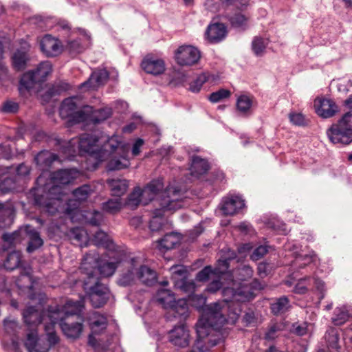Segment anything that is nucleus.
<instances>
[{
    "instance_id": "17",
    "label": "nucleus",
    "mask_w": 352,
    "mask_h": 352,
    "mask_svg": "<svg viewBox=\"0 0 352 352\" xmlns=\"http://www.w3.org/2000/svg\"><path fill=\"white\" fill-rule=\"evenodd\" d=\"M175 60L182 66H191L200 58V52L192 45H182L175 52Z\"/></svg>"
},
{
    "instance_id": "45",
    "label": "nucleus",
    "mask_w": 352,
    "mask_h": 352,
    "mask_svg": "<svg viewBox=\"0 0 352 352\" xmlns=\"http://www.w3.org/2000/svg\"><path fill=\"white\" fill-rule=\"evenodd\" d=\"M28 60V55L25 52L17 50L12 56L13 66L18 71L23 70L25 68Z\"/></svg>"
},
{
    "instance_id": "52",
    "label": "nucleus",
    "mask_w": 352,
    "mask_h": 352,
    "mask_svg": "<svg viewBox=\"0 0 352 352\" xmlns=\"http://www.w3.org/2000/svg\"><path fill=\"white\" fill-rule=\"evenodd\" d=\"M295 254V261H294V265H299L300 267H305L306 265L314 261L316 259V254L311 253L310 254H305L304 256L297 254Z\"/></svg>"
},
{
    "instance_id": "5",
    "label": "nucleus",
    "mask_w": 352,
    "mask_h": 352,
    "mask_svg": "<svg viewBox=\"0 0 352 352\" xmlns=\"http://www.w3.org/2000/svg\"><path fill=\"white\" fill-rule=\"evenodd\" d=\"M155 202L161 208L153 210L149 227L152 231H158L163 224L164 210H175L182 207L181 190L175 186H168Z\"/></svg>"
},
{
    "instance_id": "18",
    "label": "nucleus",
    "mask_w": 352,
    "mask_h": 352,
    "mask_svg": "<svg viewBox=\"0 0 352 352\" xmlns=\"http://www.w3.org/2000/svg\"><path fill=\"white\" fill-rule=\"evenodd\" d=\"M169 342L175 346L185 348L190 344V333L184 324L175 326L168 332Z\"/></svg>"
},
{
    "instance_id": "14",
    "label": "nucleus",
    "mask_w": 352,
    "mask_h": 352,
    "mask_svg": "<svg viewBox=\"0 0 352 352\" xmlns=\"http://www.w3.org/2000/svg\"><path fill=\"white\" fill-rule=\"evenodd\" d=\"M47 191H42V188L40 187L35 188L33 191L34 203L43 207L48 214L53 215L58 211V207L63 195L57 193L50 195V192Z\"/></svg>"
},
{
    "instance_id": "13",
    "label": "nucleus",
    "mask_w": 352,
    "mask_h": 352,
    "mask_svg": "<svg viewBox=\"0 0 352 352\" xmlns=\"http://www.w3.org/2000/svg\"><path fill=\"white\" fill-rule=\"evenodd\" d=\"M116 139L118 140L116 147L108 148L109 155L106 160L111 158L108 163V169L109 170L123 169L129 167L130 165L128 158L129 145L123 143L122 138L118 135H116Z\"/></svg>"
},
{
    "instance_id": "43",
    "label": "nucleus",
    "mask_w": 352,
    "mask_h": 352,
    "mask_svg": "<svg viewBox=\"0 0 352 352\" xmlns=\"http://www.w3.org/2000/svg\"><path fill=\"white\" fill-rule=\"evenodd\" d=\"M270 307L274 315L282 314L287 311L289 307V300L286 296H282L272 302Z\"/></svg>"
},
{
    "instance_id": "36",
    "label": "nucleus",
    "mask_w": 352,
    "mask_h": 352,
    "mask_svg": "<svg viewBox=\"0 0 352 352\" xmlns=\"http://www.w3.org/2000/svg\"><path fill=\"white\" fill-rule=\"evenodd\" d=\"M192 162L190 165V173L192 175L198 177L207 172L209 168L208 162L199 156H193L192 157Z\"/></svg>"
},
{
    "instance_id": "10",
    "label": "nucleus",
    "mask_w": 352,
    "mask_h": 352,
    "mask_svg": "<svg viewBox=\"0 0 352 352\" xmlns=\"http://www.w3.org/2000/svg\"><path fill=\"white\" fill-rule=\"evenodd\" d=\"M333 144H349L352 142V110L345 113L337 124L327 131Z\"/></svg>"
},
{
    "instance_id": "16",
    "label": "nucleus",
    "mask_w": 352,
    "mask_h": 352,
    "mask_svg": "<svg viewBox=\"0 0 352 352\" xmlns=\"http://www.w3.org/2000/svg\"><path fill=\"white\" fill-rule=\"evenodd\" d=\"M323 339L329 352H344V336L342 329L329 327Z\"/></svg>"
},
{
    "instance_id": "1",
    "label": "nucleus",
    "mask_w": 352,
    "mask_h": 352,
    "mask_svg": "<svg viewBox=\"0 0 352 352\" xmlns=\"http://www.w3.org/2000/svg\"><path fill=\"white\" fill-rule=\"evenodd\" d=\"M222 305L215 303L209 306L196 324L197 338L188 352H210V349L224 341L221 327L226 318L219 312Z\"/></svg>"
},
{
    "instance_id": "4",
    "label": "nucleus",
    "mask_w": 352,
    "mask_h": 352,
    "mask_svg": "<svg viewBox=\"0 0 352 352\" xmlns=\"http://www.w3.org/2000/svg\"><path fill=\"white\" fill-rule=\"evenodd\" d=\"M76 142L78 143L80 154H87L93 157L96 160V164L106 160L109 155V148H113L118 145L116 135L103 140L95 134L85 133Z\"/></svg>"
},
{
    "instance_id": "33",
    "label": "nucleus",
    "mask_w": 352,
    "mask_h": 352,
    "mask_svg": "<svg viewBox=\"0 0 352 352\" xmlns=\"http://www.w3.org/2000/svg\"><path fill=\"white\" fill-rule=\"evenodd\" d=\"M235 252L230 250H228L227 254L221 256L217 261V266L213 269L214 273L218 275V277H223L225 275L229 268V261L235 258Z\"/></svg>"
},
{
    "instance_id": "63",
    "label": "nucleus",
    "mask_w": 352,
    "mask_h": 352,
    "mask_svg": "<svg viewBox=\"0 0 352 352\" xmlns=\"http://www.w3.org/2000/svg\"><path fill=\"white\" fill-rule=\"evenodd\" d=\"M222 278L223 277H218L217 275L215 278L212 279V282L208 285L207 290L211 293H214L217 291H218L222 286V283L221 281Z\"/></svg>"
},
{
    "instance_id": "38",
    "label": "nucleus",
    "mask_w": 352,
    "mask_h": 352,
    "mask_svg": "<svg viewBox=\"0 0 352 352\" xmlns=\"http://www.w3.org/2000/svg\"><path fill=\"white\" fill-rule=\"evenodd\" d=\"M69 236L71 240L76 242V245L80 247L87 245L88 235L83 228L76 227L71 229Z\"/></svg>"
},
{
    "instance_id": "48",
    "label": "nucleus",
    "mask_w": 352,
    "mask_h": 352,
    "mask_svg": "<svg viewBox=\"0 0 352 352\" xmlns=\"http://www.w3.org/2000/svg\"><path fill=\"white\" fill-rule=\"evenodd\" d=\"M232 26L245 30L248 27V18L241 13H235L228 18Z\"/></svg>"
},
{
    "instance_id": "55",
    "label": "nucleus",
    "mask_w": 352,
    "mask_h": 352,
    "mask_svg": "<svg viewBox=\"0 0 352 352\" xmlns=\"http://www.w3.org/2000/svg\"><path fill=\"white\" fill-rule=\"evenodd\" d=\"M344 352H352V323L343 329Z\"/></svg>"
},
{
    "instance_id": "9",
    "label": "nucleus",
    "mask_w": 352,
    "mask_h": 352,
    "mask_svg": "<svg viewBox=\"0 0 352 352\" xmlns=\"http://www.w3.org/2000/svg\"><path fill=\"white\" fill-rule=\"evenodd\" d=\"M113 257V261H103L99 258L98 254L88 253L86 254L82 259L80 269L87 272H91L97 268V271L102 277H109L112 276L118 267V265L120 263L121 258L119 256Z\"/></svg>"
},
{
    "instance_id": "47",
    "label": "nucleus",
    "mask_w": 352,
    "mask_h": 352,
    "mask_svg": "<svg viewBox=\"0 0 352 352\" xmlns=\"http://www.w3.org/2000/svg\"><path fill=\"white\" fill-rule=\"evenodd\" d=\"M268 41L267 39L255 37L252 42V49L256 56H261L265 53Z\"/></svg>"
},
{
    "instance_id": "42",
    "label": "nucleus",
    "mask_w": 352,
    "mask_h": 352,
    "mask_svg": "<svg viewBox=\"0 0 352 352\" xmlns=\"http://www.w3.org/2000/svg\"><path fill=\"white\" fill-rule=\"evenodd\" d=\"M21 263V254L19 251H12L8 254L5 261L4 267L8 270H14L19 267Z\"/></svg>"
},
{
    "instance_id": "19",
    "label": "nucleus",
    "mask_w": 352,
    "mask_h": 352,
    "mask_svg": "<svg viewBox=\"0 0 352 352\" xmlns=\"http://www.w3.org/2000/svg\"><path fill=\"white\" fill-rule=\"evenodd\" d=\"M234 276L238 280L241 281L239 284H236L235 281L232 283L231 288H234L236 292H239L243 289H248L252 293V296L249 299L246 300L248 301L254 298V292L252 287L248 286L246 283H243L251 278L253 275V270L248 265H243L239 267L234 272ZM245 302V300L244 301Z\"/></svg>"
},
{
    "instance_id": "51",
    "label": "nucleus",
    "mask_w": 352,
    "mask_h": 352,
    "mask_svg": "<svg viewBox=\"0 0 352 352\" xmlns=\"http://www.w3.org/2000/svg\"><path fill=\"white\" fill-rule=\"evenodd\" d=\"M208 79L209 76L206 74L199 75L190 83L189 90L195 93L199 92L203 85L208 80Z\"/></svg>"
},
{
    "instance_id": "56",
    "label": "nucleus",
    "mask_w": 352,
    "mask_h": 352,
    "mask_svg": "<svg viewBox=\"0 0 352 352\" xmlns=\"http://www.w3.org/2000/svg\"><path fill=\"white\" fill-rule=\"evenodd\" d=\"M283 329L282 324L280 323L272 324L268 331L265 335V339L267 340H273L278 336V332Z\"/></svg>"
},
{
    "instance_id": "23",
    "label": "nucleus",
    "mask_w": 352,
    "mask_h": 352,
    "mask_svg": "<svg viewBox=\"0 0 352 352\" xmlns=\"http://www.w3.org/2000/svg\"><path fill=\"white\" fill-rule=\"evenodd\" d=\"M40 47L41 51L49 57L58 56L63 50L60 42L48 34L42 38Z\"/></svg>"
},
{
    "instance_id": "58",
    "label": "nucleus",
    "mask_w": 352,
    "mask_h": 352,
    "mask_svg": "<svg viewBox=\"0 0 352 352\" xmlns=\"http://www.w3.org/2000/svg\"><path fill=\"white\" fill-rule=\"evenodd\" d=\"M270 246L267 245H261L255 248L251 254V259L253 261H258L265 256Z\"/></svg>"
},
{
    "instance_id": "11",
    "label": "nucleus",
    "mask_w": 352,
    "mask_h": 352,
    "mask_svg": "<svg viewBox=\"0 0 352 352\" xmlns=\"http://www.w3.org/2000/svg\"><path fill=\"white\" fill-rule=\"evenodd\" d=\"M87 278L85 280L84 288L89 294L91 305L95 308L102 307L109 298L110 291L104 284L99 283L91 272H87Z\"/></svg>"
},
{
    "instance_id": "64",
    "label": "nucleus",
    "mask_w": 352,
    "mask_h": 352,
    "mask_svg": "<svg viewBox=\"0 0 352 352\" xmlns=\"http://www.w3.org/2000/svg\"><path fill=\"white\" fill-rule=\"evenodd\" d=\"M32 348L30 352H49L50 350L47 344L41 340H38Z\"/></svg>"
},
{
    "instance_id": "21",
    "label": "nucleus",
    "mask_w": 352,
    "mask_h": 352,
    "mask_svg": "<svg viewBox=\"0 0 352 352\" xmlns=\"http://www.w3.org/2000/svg\"><path fill=\"white\" fill-rule=\"evenodd\" d=\"M140 262L137 258L131 259L127 267L122 272L118 283L121 286H127L138 280V267Z\"/></svg>"
},
{
    "instance_id": "6",
    "label": "nucleus",
    "mask_w": 352,
    "mask_h": 352,
    "mask_svg": "<svg viewBox=\"0 0 352 352\" xmlns=\"http://www.w3.org/2000/svg\"><path fill=\"white\" fill-rule=\"evenodd\" d=\"M79 176V172L76 168L60 169L50 174V181L45 183L44 173L36 179V185L42 188V191L48 190L50 195L54 193L63 195L62 186L67 185Z\"/></svg>"
},
{
    "instance_id": "28",
    "label": "nucleus",
    "mask_w": 352,
    "mask_h": 352,
    "mask_svg": "<svg viewBox=\"0 0 352 352\" xmlns=\"http://www.w3.org/2000/svg\"><path fill=\"white\" fill-rule=\"evenodd\" d=\"M107 183L110 188L111 195L115 197H121L127 190L129 182L125 179L113 178L109 179Z\"/></svg>"
},
{
    "instance_id": "62",
    "label": "nucleus",
    "mask_w": 352,
    "mask_h": 352,
    "mask_svg": "<svg viewBox=\"0 0 352 352\" xmlns=\"http://www.w3.org/2000/svg\"><path fill=\"white\" fill-rule=\"evenodd\" d=\"M307 281L310 282L311 280L309 278H303L298 280V282L296 284L294 292L296 294H304L307 290V286L309 283H307Z\"/></svg>"
},
{
    "instance_id": "30",
    "label": "nucleus",
    "mask_w": 352,
    "mask_h": 352,
    "mask_svg": "<svg viewBox=\"0 0 352 352\" xmlns=\"http://www.w3.org/2000/svg\"><path fill=\"white\" fill-rule=\"evenodd\" d=\"M58 159V156L48 151H42L34 158L36 165L42 170H47L52 164Z\"/></svg>"
},
{
    "instance_id": "29",
    "label": "nucleus",
    "mask_w": 352,
    "mask_h": 352,
    "mask_svg": "<svg viewBox=\"0 0 352 352\" xmlns=\"http://www.w3.org/2000/svg\"><path fill=\"white\" fill-rule=\"evenodd\" d=\"M172 278L175 280L181 279L184 280L180 286L184 291H190L195 289V283L192 282H186L184 280L186 276V270L184 265H175L170 267Z\"/></svg>"
},
{
    "instance_id": "31",
    "label": "nucleus",
    "mask_w": 352,
    "mask_h": 352,
    "mask_svg": "<svg viewBox=\"0 0 352 352\" xmlns=\"http://www.w3.org/2000/svg\"><path fill=\"white\" fill-rule=\"evenodd\" d=\"M25 230L30 240L27 248L28 252H32L43 245V241L34 228L27 226Z\"/></svg>"
},
{
    "instance_id": "12",
    "label": "nucleus",
    "mask_w": 352,
    "mask_h": 352,
    "mask_svg": "<svg viewBox=\"0 0 352 352\" xmlns=\"http://www.w3.org/2000/svg\"><path fill=\"white\" fill-rule=\"evenodd\" d=\"M91 111V106H82L81 100L78 96H72L65 99L60 108V116L62 118H69L74 122H83L85 113Z\"/></svg>"
},
{
    "instance_id": "25",
    "label": "nucleus",
    "mask_w": 352,
    "mask_h": 352,
    "mask_svg": "<svg viewBox=\"0 0 352 352\" xmlns=\"http://www.w3.org/2000/svg\"><path fill=\"white\" fill-rule=\"evenodd\" d=\"M108 72L104 69H98L94 71L89 78L81 84V87H89L91 89H97L101 85H104L109 79Z\"/></svg>"
},
{
    "instance_id": "54",
    "label": "nucleus",
    "mask_w": 352,
    "mask_h": 352,
    "mask_svg": "<svg viewBox=\"0 0 352 352\" xmlns=\"http://www.w3.org/2000/svg\"><path fill=\"white\" fill-rule=\"evenodd\" d=\"M230 91L228 89H221L212 93L208 96V100L212 103H217L230 96Z\"/></svg>"
},
{
    "instance_id": "34",
    "label": "nucleus",
    "mask_w": 352,
    "mask_h": 352,
    "mask_svg": "<svg viewBox=\"0 0 352 352\" xmlns=\"http://www.w3.org/2000/svg\"><path fill=\"white\" fill-rule=\"evenodd\" d=\"M90 327L94 333H99L106 329L107 325V318L98 312H93L89 318Z\"/></svg>"
},
{
    "instance_id": "24",
    "label": "nucleus",
    "mask_w": 352,
    "mask_h": 352,
    "mask_svg": "<svg viewBox=\"0 0 352 352\" xmlns=\"http://www.w3.org/2000/svg\"><path fill=\"white\" fill-rule=\"evenodd\" d=\"M142 69L148 74L160 75L165 71L164 61L161 58L146 56L142 62Z\"/></svg>"
},
{
    "instance_id": "15",
    "label": "nucleus",
    "mask_w": 352,
    "mask_h": 352,
    "mask_svg": "<svg viewBox=\"0 0 352 352\" xmlns=\"http://www.w3.org/2000/svg\"><path fill=\"white\" fill-rule=\"evenodd\" d=\"M59 307V305L50 306L47 310H43L41 305L36 307L29 306L23 312L24 322L30 327L37 326L41 322L47 324L50 320L48 317V311L50 308Z\"/></svg>"
},
{
    "instance_id": "35",
    "label": "nucleus",
    "mask_w": 352,
    "mask_h": 352,
    "mask_svg": "<svg viewBox=\"0 0 352 352\" xmlns=\"http://www.w3.org/2000/svg\"><path fill=\"white\" fill-rule=\"evenodd\" d=\"M157 279L156 273L154 270L143 265L140 262L138 267V280L146 285H152Z\"/></svg>"
},
{
    "instance_id": "7",
    "label": "nucleus",
    "mask_w": 352,
    "mask_h": 352,
    "mask_svg": "<svg viewBox=\"0 0 352 352\" xmlns=\"http://www.w3.org/2000/svg\"><path fill=\"white\" fill-rule=\"evenodd\" d=\"M154 300L165 309L168 310L166 315L168 320L173 318H186L188 314V305L185 298L175 300L174 294L167 289H160L157 291Z\"/></svg>"
},
{
    "instance_id": "46",
    "label": "nucleus",
    "mask_w": 352,
    "mask_h": 352,
    "mask_svg": "<svg viewBox=\"0 0 352 352\" xmlns=\"http://www.w3.org/2000/svg\"><path fill=\"white\" fill-rule=\"evenodd\" d=\"M55 324H52L51 321L45 324V331L46 332L47 341V344L48 346H50V349L54 346L60 341L59 337L54 331V327Z\"/></svg>"
},
{
    "instance_id": "60",
    "label": "nucleus",
    "mask_w": 352,
    "mask_h": 352,
    "mask_svg": "<svg viewBox=\"0 0 352 352\" xmlns=\"http://www.w3.org/2000/svg\"><path fill=\"white\" fill-rule=\"evenodd\" d=\"M352 87V81L350 79L342 78L338 80L337 88L339 92L346 94Z\"/></svg>"
},
{
    "instance_id": "3",
    "label": "nucleus",
    "mask_w": 352,
    "mask_h": 352,
    "mask_svg": "<svg viewBox=\"0 0 352 352\" xmlns=\"http://www.w3.org/2000/svg\"><path fill=\"white\" fill-rule=\"evenodd\" d=\"M84 307L83 300H67L62 307L49 309L48 317L52 324L59 323L63 333L68 338H78L82 331V322H74L71 318L80 313Z\"/></svg>"
},
{
    "instance_id": "22",
    "label": "nucleus",
    "mask_w": 352,
    "mask_h": 352,
    "mask_svg": "<svg viewBox=\"0 0 352 352\" xmlns=\"http://www.w3.org/2000/svg\"><path fill=\"white\" fill-rule=\"evenodd\" d=\"M245 206L244 200L239 195H230L225 197L221 203V210L226 215H234Z\"/></svg>"
},
{
    "instance_id": "57",
    "label": "nucleus",
    "mask_w": 352,
    "mask_h": 352,
    "mask_svg": "<svg viewBox=\"0 0 352 352\" xmlns=\"http://www.w3.org/2000/svg\"><path fill=\"white\" fill-rule=\"evenodd\" d=\"M67 49L70 54H76L81 53L84 50V46L81 44L79 39L69 41L67 45Z\"/></svg>"
},
{
    "instance_id": "27",
    "label": "nucleus",
    "mask_w": 352,
    "mask_h": 352,
    "mask_svg": "<svg viewBox=\"0 0 352 352\" xmlns=\"http://www.w3.org/2000/svg\"><path fill=\"white\" fill-rule=\"evenodd\" d=\"M112 114L111 108L105 107L103 109L94 110L91 107V111L85 113V122H92L94 124L100 123L108 118Z\"/></svg>"
},
{
    "instance_id": "41",
    "label": "nucleus",
    "mask_w": 352,
    "mask_h": 352,
    "mask_svg": "<svg viewBox=\"0 0 352 352\" xmlns=\"http://www.w3.org/2000/svg\"><path fill=\"white\" fill-rule=\"evenodd\" d=\"M349 310L345 306L337 307L333 311L331 321L336 326L342 325L349 320Z\"/></svg>"
},
{
    "instance_id": "44",
    "label": "nucleus",
    "mask_w": 352,
    "mask_h": 352,
    "mask_svg": "<svg viewBox=\"0 0 352 352\" xmlns=\"http://www.w3.org/2000/svg\"><path fill=\"white\" fill-rule=\"evenodd\" d=\"M52 71V67L51 63L48 61H45L41 63L37 68L32 72L36 77L38 81L41 82L45 80Z\"/></svg>"
},
{
    "instance_id": "53",
    "label": "nucleus",
    "mask_w": 352,
    "mask_h": 352,
    "mask_svg": "<svg viewBox=\"0 0 352 352\" xmlns=\"http://www.w3.org/2000/svg\"><path fill=\"white\" fill-rule=\"evenodd\" d=\"M217 276L214 273V270L210 266L205 267L201 270L196 276V279L200 282H205L208 280L210 278H214Z\"/></svg>"
},
{
    "instance_id": "59",
    "label": "nucleus",
    "mask_w": 352,
    "mask_h": 352,
    "mask_svg": "<svg viewBox=\"0 0 352 352\" xmlns=\"http://www.w3.org/2000/svg\"><path fill=\"white\" fill-rule=\"evenodd\" d=\"M19 110V104L14 101L8 100L5 102L1 111L6 113H16Z\"/></svg>"
},
{
    "instance_id": "26",
    "label": "nucleus",
    "mask_w": 352,
    "mask_h": 352,
    "mask_svg": "<svg viewBox=\"0 0 352 352\" xmlns=\"http://www.w3.org/2000/svg\"><path fill=\"white\" fill-rule=\"evenodd\" d=\"M226 26L217 23L208 27L206 35L211 43H218L226 37Z\"/></svg>"
},
{
    "instance_id": "39",
    "label": "nucleus",
    "mask_w": 352,
    "mask_h": 352,
    "mask_svg": "<svg viewBox=\"0 0 352 352\" xmlns=\"http://www.w3.org/2000/svg\"><path fill=\"white\" fill-rule=\"evenodd\" d=\"M253 104V99L247 95L240 96L236 100V109L243 115L251 113V108Z\"/></svg>"
},
{
    "instance_id": "8",
    "label": "nucleus",
    "mask_w": 352,
    "mask_h": 352,
    "mask_svg": "<svg viewBox=\"0 0 352 352\" xmlns=\"http://www.w3.org/2000/svg\"><path fill=\"white\" fill-rule=\"evenodd\" d=\"M164 184L162 179L151 181L142 190L137 187L129 194L126 205L131 209H135L142 203L147 205L151 201H155L160 197Z\"/></svg>"
},
{
    "instance_id": "20",
    "label": "nucleus",
    "mask_w": 352,
    "mask_h": 352,
    "mask_svg": "<svg viewBox=\"0 0 352 352\" xmlns=\"http://www.w3.org/2000/svg\"><path fill=\"white\" fill-rule=\"evenodd\" d=\"M314 107L317 114L323 118H331L338 111L336 102L329 98H316Z\"/></svg>"
},
{
    "instance_id": "2",
    "label": "nucleus",
    "mask_w": 352,
    "mask_h": 352,
    "mask_svg": "<svg viewBox=\"0 0 352 352\" xmlns=\"http://www.w3.org/2000/svg\"><path fill=\"white\" fill-rule=\"evenodd\" d=\"M222 295L223 300L222 301L216 302V303H219L222 305V308L219 312L225 317L226 322H228V320L226 317V313L229 311V318L231 320L232 322H234L241 312L239 302H243V301L251 298L252 293L248 289L236 292L234 288L224 287L222 291ZM186 300L187 305L190 304L197 309H203L202 315L199 319L202 318L209 306L215 304V302H214L205 307L206 298L202 294H192L190 295L188 300L186 299Z\"/></svg>"
},
{
    "instance_id": "61",
    "label": "nucleus",
    "mask_w": 352,
    "mask_h": 352,
    "mask_svg": "<svg viewBox=\"0 0 352 352\" xmlns=\"http://www.w3.org/2000/svg\"><path fill=\"white\" fill-rule=\"evenodd\" d=\"M38 341V334L36 331H31L27 335V339L25 342V345L26 348L30 351L32 347L36 344V343Z\"/></svg>"
},
{
    "instance_id": "32",
    "label": "nucleus",
    "mask_w": 352,
    "mask_h": 352,
    "mask_svg": "<svg viewBox=\"0 0 352 352\" xmlns=\"http://www.w3.org/2000/svg\"><path fill=\"white\" fill-rule=\"evenodd\" d=\"M36 83H39V82L32 71L25 73L19 82V90L20 94L25 95V92H28L33 89Z\"/></svg>"
},
{
    "instance_id": "37",
    "label": "nucleus",
    "mask_w": 352,
    "mask_h": 352,
    "mask_svg": "<svg viewBox=\"0 0 352 352\" xmlns=\"http://www.w3.org/2000/svg\"><path fill=\"white\" fill-rule=\"evenodd\" d=\"M181 237L175 232L166 234L161 240L158 241V248L160 250H168L175 248L179 243Z\"/></svg>"
},
{
    "instance_id": "50",
    "label": "nucleus",
    "mask_w": 352,
    "mask_h": 352,
    "mask_svg": "<svg viewBox=\"0 0 352 352\" xmlns=\"http://www.w3.org/2000/svg\"><path fill=\"white\" fill-rule=\"evenodd\" d=\"M92 189L89 185H82L73 191V195L76 201H84L87 200Z\"/></svg>"
},
{
    "instance_id": "49",
    "label": "nucleus",
    "mask_w": 352,
    "mask_h": 352,
    "mask_svg": "<svg viewBox=\"0 0 352 352\" xmlns=\"http://www.w3.org/2000/svg\"><path fill=\"white\" fill-rule=\"evenodd\" d=\"M122 207L120 198L111 199L102 204V209L109 213L114 214L120 210Z\"/></svg>"
},
{
    "instance_id": "40",
    "label": "nucleus",
    "mask_w": 352,
    "mask_h": 352,
    "mask_svg": "<svg viewBox=\"0 0 352 352\" xmlns=\"http://www.w3.org/2000/svg\"><path fill=\"white\" fill-rule=\"evenodd\" d=\"M93 243L96 246H102L106 249H114L113 243L109 239L108 235L102 230L97 231L94 235Z\"/></svg>"
}]
</instances>
